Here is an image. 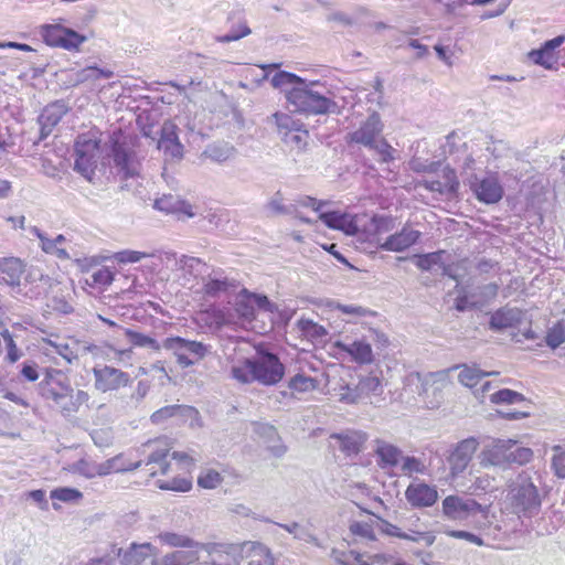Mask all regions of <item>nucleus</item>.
<instances>
[{"mask_svg":"<svg viewBox=\"0 0 565 565\" xmlns=\"http://www.w3.org/2000/svg\"><path fill=\"white\" fill-rule=\"evenodd\" d=\"M271 85L282 88L291 111L306 115H326L335 113L338 105L323 93L315 89L319 82H308L286 71H279L271 77Z\"/></svg>","mask_w":565,"mask_h":565,"instance_id":"nucleus-1","label":"nucleus"},{"mask_svg":"<svg viewBox=\"0 0 565 565\" xmlns=\"http://www.w3.org/2000/svg\"><path fill=\"white\" fill-rule=\"evenodd\" d=\"M39 394L44 399L52 401L63 416L77 413L82 405L88 408L100 407L89 404L90 396L86 391L75 392L67 376L57 369H44V376L39 383Z\"/></svg>","mask_w":565,"mask_h":565,"instance_id":"nucleus-2","label":"nucleus"},{"mask_svg":"<svg viewBox=\"0 0 565 565\" xmlns=\"http://www.w3.org/2000/svg\"><path fill=\"white\" fill-rule=\"evenodd\" d=\"M508 500L519 516L532 518L540 512L542 499L529 471L519 473L509 486Z\"/></svg>","mask_w":565,"mask_h":565,"instance_id":"nucleus-3","label":"nucleus"},{"mask_svg":"<svg viewBox=\"0 0 565 565\" xmlns=\"http://www.w3.org/2000/svg\"><path fill=\"white\" fill-rule=\"evenodd\" d=\"M383 127L380 114L373 111L356 130L348 135V141L374 150L381 157L382 162H390L394 159V149L381 137Z\"/></svg>","mask_w":565,"mask_h":565,"instance_id":"nucleus-4","label":"nucleus"},{"mask_svg":"<svg viewBox=\"0 0 565 565\" xmlns=\"http://www.w3.org/2000/svg\"><path fill=\"white\" fill-rule=\"evenodd\" d=\"M252 362L254 380L263 385H276L285 375V365L279 356L268 350L257 349Z\"/></svg>","mask_w":565,"mask_h":565,"instance_id":"nucleus-5","label":"nucleus"},{"mask_svg":"<svg viewBox=\"0 0 565 565\" xmlns=\"http://www.w3.org/2000/svg\"><path fill=\"white\" fill-rule=\"evenodd\" d=\"M39 34L46 45L67 51H78L81 45L87 41V36L60 23L41 25Z\"/></svg>","mask_w":565,"mask_h":565,"instance_id":"nucleus-6","label":"nucleus"},{"mask_svg":"<svg viewBox=\"0 0 565 565\" xmlns=\"http://www.w3.org/2000/svg\"><path fill=\"white\" fill-rule=\"evenodd\" d=\"M162 347L172 351L177 358L178 364L183 367L192 366L196 361L202 360L207 353L210 347L198 341L186 340L181 337H170L163 340Z\"/></svg>","mask_w":565,"mask_h":565,"instance_id":"nucleus-7","label":"nucleus"},{"mask_svg":"<svg viewBox=\"0 0 565 565\" xmlns=\"http://www.w3.org/2000/svg\"><path fill=\"white\" fill-rule=\"evenodd\" d=\"M98 152V140L93 139L87 135H79L74 145V170L87 180H92L95 174Z\"/></svg>","mask_w":565,"mask_h":565,"instance_id":"nucleus-8","label":"nucleus"},{"mask_svg":"<svg viewBox=\"0 0 565 565\" xmlns=\"http://www.w3.org/2000/svg\"><path fill=\"white\" fill-rule=\"evenodd\" d=\"M443 512L451 520H466L476 514L487 519L488 507H483L475 499L459 495H448L443 501Z\"/></svg>","mask_w":565,"mask_h":565,"instance_id":"nucleus-9","label":"nucleus"},{"mask_svg":"<svg viewBox=\"0 0 565 565\" xmlns=\"http://www.w3.org/2000/svg\"><path fill=\"white\" fill-rule=\"evenodd\" d=\"M93 375L94 386L102 393L118 391L132 383L127 372L110 365L95 366Z\"/></svg>","mask_w":565,"mask_h":565,"instance_id":"nucleus-10","label":"nucleus"},{"mask_svg":"<svg viewBox=\"0 0 565 565\" xmlns=\"http://www.w3.org/2000/svg\"><path fill=\"white\" fill-rule=\"evenodd\" d=\"M111 153L114 163L125 180L139 174L140 162L129 143L125 140H114Z\"/></svg>","mask_w":565,"mask_h":565,"instance_id":"nucleus-11","label":"nucleus"},{"mask_svg":"<svg viewBox=\"0 0 565 565\" xmlns=\"http://www.w3.org/2000/svg\"><path fill=\"white\" fill-rule=\"evenodd\" d=\"M470 189L476 198L486 204L498 203L503 194L504 190L495 175H487L482 179L477 175L470 179Z\"/></svg>","mask_w":565,"mask_h":565,"instance_id":"nucleus-12","label":"nucleus"},{"mask_svg":"<svg viewBox=\"0 0 565 565\" xmlns=\"http://www.w3.org/2000/svg\"><path fill=\"white\" fill-rule=\"evenodd\" d=\"M273 117L286 143L294 145L299 149L307 145L309 134L301 129V124L298 120L282 113H275Z\"/></svg>","mask_w":565,"mask_h":565,"instance_id":"nucleus-13","label":"nucleus"},{"mask_svg":"<svg viewBox=\"0 0 565 565\" xmlns=\"http://www.w3.org/2000/svg\"><path fill=\"white\" fill-rule=\"evenodd\" d=\"M478 446L479 441L475 437L466 438L456 445L448 457L449 469L452 477L461 475L467 469Z\"/></svg>","mask_w":565,"mask_h":565,"instance_id":"nucleus-14","label":"nucleus"},{"mask_svg":"<svg viewBox=\"0 0 565 565\" xmlns=\"http://www.w3.org/2000/svg\"><path fill=\"white\" fill-rule=\"evenodd\" d=\"M513 446L512 439H495L482 449L479 454L480 465L484 468L490 466L505 468L509 466V452Z\"/></svg>","mask_w":565,"mask_h":565,"instance_id":"nucleus-15","label":"nucleus"},{"mask_svg":"<svg viewBox=\"0 0 565 565\" xmlns=\"http://www.w3.org/2000/svg\"><path fill=\"white\" fill-rule=\"evenodd\" d=\"M68 110L70 108L64 100H55L43 108L38 118L41 140L46 139L52 134Z\"/></svg>","mask_w":565,"mask_h":565,"instance_id":"nucleus-16","label":"nucleus"},{"mask_svg":"<svg viewBox=\"0 0 565 565\" xmlns=\"http://www.w3.org/2000/svg\"><path fill=\"white\" fill-rule=\"evenodd\" d=\"M406 501L416 509L433 507L438 500L436 487L423 481L412 482L405 490Z\"/></svg>","mask_w":565,"mask_h":565,"instance_id":"nucleus-17","label":"nucleus"},{"mask_svg":"<svg viewBox=\"0 0 565 565\" xmlns=\"http://www.w3.org/2000/svg\"><path fill=\"white\" fill-rule=\"evenodd\" d=\"M523 319L524 312L521 309L504 306L491 313L489 329L492 331H503L515 328L522 323Z\"/></svg>","mask_w":565,"mask_h":565,"instance_id":"nucleus-18","label":"nucleus"},{"mask_svg":"<svg viewBox=\"0 0 565 565\" xmlns=\"http://www.w3.org/2000/svg\"><path fill=\"white\" fill-rule=\"evenodd\" d=\"M321 220L329 228L338 230L347 235H355L359 232L356 216L340 211L320 212Z\"/></svg>","mask_w":565,"mask_h":565,"instance_id":"nucleus-19","label":"nucleus"},{"mask_svg":"<svg viewBox=\"0 0 565 565\" xmlns=\"http://www.w3.org/2000/svg\"><path fill=\"white\" fill-rule=\"evenodd\" d=\"M335 348L349 354L351 360L358 364H371L374 362L371 343L364 337L362 339L354 340L351 343L337 341Z\"/></svg>","mask_w":565,"mask_h":565,"instance_id":"nucleus-20","label":"nucleus"},{"mask_svg":"<svg viewBox=\"0 0 565 565\" xmlns=\"http://www.w3.org/2000/svg\"><path fill=\"white\" fill-rule=\"evenodd\" d=\"M158 149L164 154L166 161H180L183 158V146L174 130V127L163 126Z\"/></svg>","mask_w":565,"mask_h":565,"instance_id":"nucleus-21","label":"nucleus"},{"mask_svg":"<svg viewBox=\"0 0 565 565\" xmlns=\"http://www.w3.org/2000/svg\"><path fill=\"white\" fill-rule=\"evenodd\" d=\"M419 231L404 227L401 232L388 236L385 242L380 245V247L384 250L404 252L414 245L419 239Z\"/></svg>","mask_w":565,"mask_h":565,"instance_id":"nucleus-22","label":"nucleus"},{"mask_svg":"<svg viewBox=\"0 0 565 565\" xmlns=\"http://www.w3.org/2000/svg\"><path fill=\"white\" fill-rule=\"evenodd\" d=\"M374 454L382 469L396 467L403 457V451L398 447L382 439L375 440Z\"/></svg>","mask_w":565,"mask_h":565,"instance_id":"nucleus-23","label":"nucleus"},{"mask_svg":"<svg viewBox=\"0 0 565 565\" xmlns=\"http://www.w3.org/2000/svg\"><path fill=\"white\" fill-rule=\"evenodd\" d=\"M23 264L19 258H0V281L8 286H19L23 274Z\"/></svg>","mask_w":565,"mask_h":565,"instance_id":"nucleus-24","label":"nucleus"},{"mask_svg":"<svg viewBox=\"0 0 565 565\" xmlns=\"http://www.w3.org/2000/svg\"><path fill=\"white\" fill-rule=\"evenodd\" d=\"M339 441V448L345 455H358L366 441V434L362 431L351 430L332 436Z\"/></svg>","mask_w":565,"mask_h":565,"instance_id":"nucleus-25","label":"nucleus"},{"mask_svg":"<svg viewBox=\"0 0 565 565\" xmlns=\"http://www.w3.org/2000/svg\"><path fill=\"white\" fill-rule=\"evenodd\" d=\"M228 21L232 22L231 30L226 34L218 36V42L228 43L232 41H237L250 34L252 31L248 28L247 22L244 19L242 12H232L228 15Z\"/></svg>","mask_w":565,"mask_h":565,"instance_id":"nucleus-26","label":"nucleus"},{"mask_svg":"<svg viewBox=\"0 0 565 565\" xmlns=\"http://www.w3.org/2000/svg\"><path fill=\"white\" fill-rule=\"evenodd\" d=\"M154 207L167 213H180L186 217L194 216L192 205L174 195H164L154 201Z\"/></svg>","mask_w":565,"mask_h":565,"instance_id":"nucleus-27","label":"nucleus"},{"mask_svg":"<svg viewBox=\"0 0 565 565\" xmlns=\"http://www.w3.org/2000/svg\"><path fill=\"white\" fill-rule=\"evenodd\" d=\"M257 433L266 439L267 449L273 454V456L279 458L286 454L287 447L282 444L277 429L274 426L262 424L258 426Z\"/></svg>","mask_w":565,"mask_h":565,"instance_id":"nucleus-28","label":"nucleus"},{"mask_svg":"<svg viewBox=\"0 0 565 565\" xmlns=\"http://www.w3.org/2000/svg\"><path fill=\"white\" fill-rule=\"evenodd\" d=\"M113 71L98 68L97 66H87L73 73V85H79L86 82H96L102 78H111Z\"/></svg>","mask_w":565,"mask_h":565,"instance_id":"nucleus-29","label":"nucleus"},{"mask_svg":"<svg viewBox=\"0 0 565 565\" xmlns=\"http://www.w3.org/2000/svg\"><path fill=\"white\" fill-rule=\"evenodd\" d=\"M142 461L125 462L122 456H115L99 463L100 476H107L114 472H125L138 469Z\"/></svg>","mask_w":565,"mask_h":565,"instance_id":"nucleus-30","label":"nucleus"},{"mask_svg":"<svg viewBox=\"0 0 565 565\" xmlns=\"http://www.w3.org/2000/svg\"><path fill=\"white\" fill-rule=\"evenodd\" d=\"M215 276L211 275L207 277V280L203 285V291L207 297L216 298L221 294L227 292L231 287L235 285L227 278L218 275L214 271Z\"/></svg>","mask_w":565,"mask_h":565,"instance_id":"nucleus-31","label":"nucleus"},{"mask_svg":"<svg viewBox=\"0 0 565 565\" xmlns=\"http://www.w3.org/2000/svg\"><path fill=\"white\" fill-rule=\"evenodd\" d=\"M499 372H484L476 365H463L458 374V380L461 384L468 387L477 386L484 377L490 375H498Z\"/></svg>","mask_w":565,"mask_h":565,"instance_id":"nucleus-32","label":"nucleus"},{"mask_svg":"<svg viewBox=\"0 0 565 565\" xmlns=\"http://www.w3.org/2000/svg\"><path fill=\"white\" fill-rule=\"evenodd\" d=\"M157 537L161 544L172 547H184L192 550L198 548L200 545L198 542L186 535L169 531L160 532Z\"/></svg>","mask_w":565,"mask_h":565,"instance_id":"nucleus-33","label":"nucleus"},{"mask_svg":"<svg viewBox=\"0 0 565 565\" xmlns=\"http://www.w3.org/2000/svg\"><path fill=\"white\" fill-rule=\"evenodd\" d=\"M196 559V551H174L156 559L153 565H190Z\"/></svg>","mask_w":565,"mask_h":565,"instance_id":"nucleus-34","label":"nucleus"},{"mask_svg":"<svg viewBox=\"0 0 565 565\" xmlns=\"http://www.w3.org/2000/svg\"><path fill=\"white\" fill-rule=\"evenodd\" d=\"M358 391L362 393L363 398L381 396L383 393L381 377L375 374H370L360 379L358 383Z\"/></svg>","mask_w":565,"mask_h":565,"instance_id":"nucleus-35","label":"nucleus"},{"mask_svg":"<svg viewBox=\"0 0 565 565\" xmlns=\"http://www.w3.org/2000/svg\"><path fill=\"white\" fill-rule=\"evenodd\" d=\"M331 557L339 565H372L369 562L363 561V555L353 550H339L333 548L331 551Z\"/></svg>","mask_w":565,"mask_h":565,"instance_id":"nucleus-36","label":"nucleus"},{"mask_svg":"<svg viewBox=\"0 0 565 565\" xmlns=\"http://www.w3.org/2000/svg\"><path fill=\"white\" fill-rule=\"evenodd\" d=\"M235 311L239 318L250 322L255 318V306L250 300L249 292L243 290L236 298Z\"/></svg>","mask_w":565,"mask_h":565,"instance_id":"nucleus-37","label":"nucleus"},{"mask_svg":"<svg viewBox=\"0 0 565 565\" xmlns=\"http://www.w3.org/2000/svg\"><path fill=\"white\" fill-rule=\"evenodd\" d=\"M318 384L317 379L298 373L289 380L288 387L298 393H307L315 391L318 387Z\"/></svg>","mask_w":565,"mask_h":565,"instance_id":"nucleus-38","label":"nucleus"},{"mask_svg":"<svg viewBox=\"0 0 565 565\" xmlns=\"http://www.w3.org/2000/svg\"><path fill=\"white\" fill-rule=\"evenodd\" d=\"M125 333L129 342L135 347L149 348L154 352H158L161 348H163L162 344H160L156 339L143 333L134 331L131 329H126Z\"/></svg>","mask_w":565,"mask_h":565,"instance_id":"nucleus-39","label":"nucleus"},{"mask_svg":"<svg viewBox=\"0 0 565 565\" xmlns=\"http://www.w3.org/2000/svg\"><path fill=\"white\" fill-rule=\"evenodd\" d=\"M234 148L228 143H213L206 147L203 154L215 162H224L233 154Z\"/></svg>","mask_w":565,"mask_h":565,"instance_id":"nucleus-40","label":"nucleus"},{"mask_svg":"<svg viewBox=\"0 0 565 565\" xmlns=\"http://www.w3.org/2000/svg\"><path fill=\"white\" fill-rule=\"evenodd\" d=\"M231 374L233 379L243 384L256 382L254 380L252 358L244 359L241 364L233 365L231 369Z\"/></svg>","mask_w":565,"mask_h":565,"instance_id":"nucleus-41","label":"nucleus"},{"mask_svg":"<svg viewBox=\"0 0 565 565\" xmlns=\"http://www.w3.org/2000/svg\"><path fill=\"white\" fill-rule=\"evenodd\" d=\"M545 342L553 350L565 342V319H561L547 330Z\"/></svg>","mask_w":565,"mask_h":565,"instance_id":"nucleus-42","label":"nucleus"},{"mask_svg":"<svg viewBox=\"0 0 565 565\" xmlns=\"http://www.w3.org/2000/svg\"><path fill=\"white\" fill-rule=\"evenodd\" d=\"M177 264L179 269L193 277L203 274V268L206 266L200 258L186 255H182Z\"/></svg>","mask_w":565,"mask_h":565,"instance_id":"nucleus-43","label":"nucleus"},{"mask_svg":"<svg viewBox=\"0 0 565 565\" xmlns=\"http://www.w3.org/2000/svg\"><path fill=\"white\" fill-rule=\"evenodd\" d=\"M552 451L551 469L555 477L565 479V446L554 445Z\"/></svg>","mask_w":565,"mask_h":565,"instance_id":"nucleus-44","label":"nucleus"},{"mask_svg":"<svg viewBox=\"0 0 565 565\" xmlns=\"http://www.w3.org/2000/svg\"><path fill=\"white\" fill-rule=\"evenodd\" d=\"M490 401L493 404H518L525 402V397L515 391L503 388L490 395Z\"/></svg>","mask_w":565,"mask_h":565,"instance_id":"nucleus-45","label":"nucleus"},{"mask_svg":"<svg viewBox=\"0 0 565 565\" xmlns=\"http://www.w3.org/2000/svg\"><path fill=\"white\" fill-rule=\"evenodd\" d=\"M209 563L211 565H233L235 555L225 551L222 545H214L209 551Z\"/></svg>","mask_w":565,"mask_h":565,"instance_id":"nucleus-46","label":"nucleus"},{"mask_svg":"<svg viewBox=\"0 0 565 565\" xmlns=\"http://www.w3.org/2000/svg\"><path fill=\"white\" fill-rule=\"evenodd\" d=\"M529 58L534 64L543 66L546 70L554 68V64L556 63L555 54H551L544 46H541L539 50H532L529 53Z\"/></svg>","mask_w":565,"mask_h":565,"instance_id":"nucleus-47","label":"nucleus"},{"mask_svg":"<svg viewBox=\"0 0 565 565\" xmlns=\"http://www.w3.org/2000/svg\"><path fill=\"white\" fill-rule=\"evenodd\" d=\"M278 526L282 527L288 533L292 534L295 539L305 541V542H316L317 539L315 535L306 527L298 522H292L289 524L277 523Z\"/></svg>","mask_w":565,"mask_h":565,"instance_id":"nucleus-48","label":"nucleus"},{"mask_svg":"<svg viewBox=\"0 0 565 565\" xmlns=\"http://www.w3.org/2000/svg\"><path fill=\"white\" fill-rule=\"evenodd\" d=\"M445 255V250H438L433 253H427L417 256L416 266L425 271H429L434 268V266L443 265V256Z\"/></svg>","mask_w":565,"mask_h":565,"instance_id":"nucleus-49","label":"nucleus"},{"mask_svg":"<svg viewBox=\"0 0 565 565\" xmlns=\"http://www.w3.org/2000/svg\"><path fill=\"white\" fill-rule=\"evenodd\" d=\"M266 209L270 211L271 215H291L296 212V205H285L280 192L275 195L266 204Z\"/></svg>","mask_w":565,"mask_h":565,"instance_id":"nucleus-50","label":"nucleus"},{"mask_svg":"<svg viewBox=\"0 0 565 565\" xmlns=\"http://www.w3.org/2000/svg\"><path fill=\"white\" fill-rule=\"evenodd\" d=\"M533 457V451L527 447L518 446L516 441L513 440V446L510 448L509 452V465H525L531 461Z\"/></svg>","mask_w":565,"mask_h":565,"instance_id":"nucleus-51","label":"nucleus"},{"mask_svg":"<svg viewBox=\"0 0 565 565\" xmlns=\"http://www.w3.org/2000/svg\"><path fill=\"white\" fill-rule=\"evenodd\" d=\"M223 482L222 475L214 469H206L198 478V484L204 489H215Z\"/></svg>","mask_w":565,"mask_h":565,"instance_id":"nucleus-52","label":"nucleus"},{"mask_svg":"<svg viewBox=\"0 0 565 565\" xmlns=\"http://www.w3.org/2000/svg\"><path fill=\"white\" fill-rule=\"evenodd\" d=\"M402 466L401 470L402 473L405 476H412L413 473H425L426 472V466L422 460H419L416 457L411 456H403L402 457Z\"/></svg>","mask_w":565,"mask_h":565,"instance_id":"nucleus-53","label":"nucleus"},{"mask_svg":"<svg viewBox=\"0 0 565 565\" xmlns=\"http://www.w3.org/2000/svg\"><path fill=\"white\" fill-rule=\"evenodd\" d=\"M83 494L73 488H56L51 491V499L62 502H75L82 499Z\"/></svg>","mask_w":565,"mask_h":565,"instance_id":"nucleus-54","label":"nucleus"},{"mask_svg":"<svg viewBox=\"0 0 565 565\" xmlns=\"http://www.w3.org/2000/svg\"><path fill=\"white\" fill-rule=\"evenodd\" d=\"M184 409H185V407L181 406V405L164 406V407H161L160 409L156 411L151 415L150 419L153 424L158 425V424L163 423L166 419L178 415L179 413H181Z\"/></svg>","mask_w":565,"mask_h":565,"instance_id":"nucleus-55","label":"nucleus"},{"mask_svg":"<svg viewBox=\"0 0 565 565\" xmlns=\"http://www.w3.org/2000/svg\"><path fill=\"white\" fill-rule=\"evenodd\" d=\"M74 471L79 473L81 476H84L88 479L95 478L97 476H100V468L99 463L97 462H89L85 459H79L74 465Z\"/></svg>","mask_w":565,"mask_h":565,"instance_id":"nucleus-56","label":"nucleus"},{"mask_svg":"<svg viewBox=\"0 0 565 565\" xmlns=\"http://www.w3.org/2000/svg\"><path fill=\"white\" fill-rule=\"evenodd\" d=\"M364 338L367 341H370L371 347L372 345L375 347L376 353L379 355H380V351L384 350L390 344V340H388L387 335L384 332L375 330V329H371L369 331V334L364 335Z\"/></svg>","mask_w":565,"mask_h":565,"instance_id":"nucleus-57","label":"nucleus"},{"mask_svg":"<svg viewBox=\"0 0 565 565\" xmlns=\"http://www.w3.org/2000/svg\"><path fill=\"white\" fill-rule=\"evenodd\" d=\"M158 487L161 490H172L178 492H186L191 489L192 483L188 479L174 478L171 481H158Z\"/></svg>","mask_w":565,"mask_h":565,"instance_id":"nucleus-58","label":"nucleus"},{"mask_svg":"<svg viewBox=\"0 0 565 565\" xmlns=\"http://www.w3.org/2000/svg\"><path fill=\"white\" fill-rule=\"evenodd\" d=\"M168 455V449H157L149 455L146 465L158 463L160 466V472L166 475L170 466L169 462L166 461Z\"/></svg>","mask_w":565,"mask_h":565,"instance_id":"nucleus-59","label":"nucleus"},{"mask_svg":"<svg viewBox=\"0 0 565 565\" xmlns=\"http://www.w3.org/2000/svg\"><path fill=\"white\" fill-rule=\"evenodd\" d=\"M301 330L307 334L316 339H322L328 334V331L322 326L315 323L311 320L299 321Z\"/></svg>","mask_w":565,"mask_h":565,"instance_id":"nucleus-60","label":"nucleus"},{"mask_svg":"<svg viewBox=\"0 0 565 565\" xmlns=\"http://www.w3.org/2000/svg\"><path fill=\"white\" fill-rule=\"evenodd\" d=\"M150 254L138 252V250H121L115 254V259L118 263L127 264V263H137L142 258L150 257Z\"/></svg>","mask_w":565,"mask_h":565,"instance_id":"nucleus-61","label":"nucleus"},{"mask_svg":"<svg viewBox=\"0 0 565 565\" xmlns=\"http://www.w3.org/2000/svg\"><path fill=\"white\" fill-rule=\"evenodd\" d=\"M350 531L352 534L367 539V540H375L373 527L367 522H353L350 525Z\"/></svg>","mask_w":565,"mask_h":565,"instance_id":"nucleus-62","label":"nucleus"},{"mask_svg":"<svg viewBox=\"0 0 565 565\" xmlns=\"http://www.w3.org/2000/svg\"><path fill=\"white\" fill-rule=\"evenodd\" d=\"M90 277L94 285L105 287L113 282L114 273L109 268L103 267L94 271Z\"/></svg>","mask_w":565,"mask_h":565,"instance_id":"nucleus-63","label":"nucleus"},{"mask_svg":"<svg viewBox=\"0 0 565 565\" xmlns=\"http://www.w3.org/2000/svg\"><path fill=\"white\" fill-rule=\"evenodd\" d=\"M39 365L34 361H25L22 363L20 375L28 382H35L39 377Z\"/></svg>","mask_w":565,"mask_h":565,"instance_id":"nucleus-64","label":"nucleus"}]
</instances>
